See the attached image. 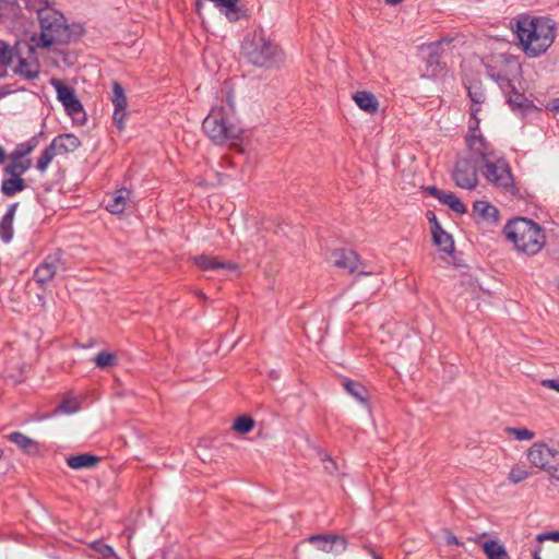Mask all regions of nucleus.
<instances>
[{
    "label": "nucleus",
    "instance_id": "nucleus-33",
    "mask_svg": "<svg viewBox=\"0 0 559 559\" xmlns=\"http://www.w3.org/2000/svg\"><path fill=\"white\" fill-rule=\"evenodd\" d=\"M114 109H127V96L122 86L118 82L112 83V98Z\"/></svg>",
    "mask_w": 559,
    "mask_h": 559
},
{
    "label": "nucleus",
    "instance_id": "nucleus-10",
    "mask_svg": "<svg viewBox=\"0 0 559 559\" xmlns=\"http://www.w3.org/2000/svg\"><path fill=\"white\" fill-rule=\"evenodd\" d=\"M485 178L498 188L508 189L513 185L509 165L501 158L495 157L483 165Z\"/></svg>",
    "mask_w": 559,
    "mask_h": 559
},
{
    "label": "nucleus",
    "instance_id": "nucleus-12",
    "mask_svg": "<svg viewBox=\"0 0 559 559\" xmlns=\"http://www.w3.org/2000/svg\"><path fill=\"white\" fill-rule=\"evenodd\" d=\"M50 84L55 87L58 100L64 107L66 112L75 119L83 112V106L79 98L75 96L74 90L63 84L58 79H51Z\"/></svg>",
    "mask_w": 559,
    "mask_h": 559
},
{
    "label": "nucleus",
    "instance_id": "nucleus-32",
    "mask_svg": "<svg viewBox=\"0 0 559 559\" xmlns=\"http://www.w3.org/2000/svg\"><path fill=\"white\" fill-rule=\"evenodd\" d=\"M59 155L55 147H52V144L50 143L41 153L39 156L36 168L40 174H45L49 164L55 158V156Z\"/></svg>",
    "mask_w": 559,
    "mask_h": 559
},
{
    "label": "nucleus",
    "instance_id": "nucleus-7",
    "mask_svg": "<svg viewBox=\"0 0 559 559\" xmlns=\"http://www.w3.org/2000/svg\"><path fill=\"white\" fill-rule=\"evenodd\" d=\"M478 109L473 108V121L469 123L468 132L465 136V142L469 153L479 158L483 164L490 159H495L496 152L490 143H488L481 135L478 124L479 118L477 117Z\"/></svg>",
    "mask_w": 559,
    "mask_h": 559
},
{
    "label": "nucleus",
    "instance_id": "nucleus-30",
    "mask_svg": "<svg viewBox=\"0 0 559 559\" xmlns=\"http://www.w3.org/2000/svg\"><path fill=\"white\" fill-rule=\"evenodd\" d=\"M38 145L37 138L33 136L28 141L20 143L15 150L10 154L13 159L22 158L31 154L35 147Z\"/></svg>",
    "mask_w": 559,
    "mask_h": 559
},
{
    "label": "nucleus",
    "instance_id": "nucleus-45",
    "mask_svg": "<svg viewBox=\"0 0 559 559\" xmlns=\"http://www.w3.org/2000/svg\"><path fill=\"white\" fill-rule=\"evenodd\" d=\"M445 542L448 545H456L459 546L460 545V542L459 539L456 538V536H454L451 532L447 531V535H445Z\"/></svg>",
    "mask_w": 559,
    "mask_h": 559
},
{
    "label": "nucleus",
    "instance_id": "nucleus-22",
    "mask_svg": "<svg viewBox=\"0 0 559 559\" xmlns=\"http://www.w3.org/2000/svg\"><path fill=\"white\" fill-rule=\"evenodd\" d=\"M433 243L443 252L452 253L454 250V241L452 236L448 234L441 226L432 228Z\"/></svg>",
    "mask_w": 559,
    "mask_h": 559
},
{
    "label": "nucleus",
    "instance_id": "nucleus-15",
    "mask_svg": "<svg viewBox=\"0 0 559 559\" xmlns=\"http://www.w3.org/2000/svg\"><path fill=\"white\" fill-rule=\"evenodd\" d=\"M193 263L199 266L203 271H216V270H226V271H236L237 265L230 261H222L217 257L200 254L192 258Z\"/></svg>",
    "mask_w": 559,
    "mask_h": 559
},
{
    "label": "nucleus",
    "instance_id": "nucleus-19",
    "mask_svg": "<svg viewBox=\"0 0 559 559\" xmlns=\"http://www.w3.org/2000/svg\"><path fill=\"white\" fill-rule=\"evenodd\" d=\"M353 99L361 110L368 114H374L379 109V102L376 98V96L370 92H356L353 96Z\"/></svg>",
    "mask_w": 559,
    "mask_h": 559
},
{
    "label": "nucleus",
    "instance_id": "nucleus-13",
    "mask_svg": "<svg viewBox=\"0 0 559 559\" xmlns=\"http://www.w3.org/2000/svg\"><path fill=\"white\" fill-rule=\"evenodd\" d=\"M309 543L317 549L328 554H342L347 547V542L340 535H312L308 538Z\"/></svg>",
    "mask_w": 559,
    "mask_h": 559
},
{
    "label": "nucleus",
    "instance_id": "nucleus-29",
    "mask_svg": "<svg viewBox=\"0 0 559 559\" xmlns=\"http://www.w3.org/2000/svg\"><path fill=\"white\" fill-rule=\"evenodd\" d=\"M344 389L358 402L366 404L368 401V393L364 385L358 382L346 380L343 382Z\"/></svg>",
    "mask_w": 559,
    "mask_h": 559
},
{
    "label": "nucleus",
    "instance_id": "nucleus-41",
    "mask_svg": "<svg viewBox=\"0 0 559 559\" xmlns=\"http://www.w3.org/2000/svg\"><path fill=\"white\" fill-rule=\"evenodd\" d=\"M128 118L127 109H114L112 121L114 124L119 129H124V123Z\"/></svg>",
    "mask_w": 559,
    "mask_h": 559
},
{
    "label": "nucleus",
    "instance_id": "nucleus-39",
    "mask_svg": "<svg viewBox=\"0 0 559 559\" xmlns=\"http://www.w3.org/2000/svg\"><path fill=\"white\" fill-rule=\"evenodd\" d=\"M504 431L520 441H530L535 437V433L527 428L507 427Z\"/></svg>",
    "mask_w": 559,
    "mask_h": 559
},
{
    "label": "nucleus",
    "instance_id": "nucleus-21",
    "mask_svg": "<svg viewBox=\"0 0 559 559\" xmlns=\"http://www.w3.org/2000/svg\"><path fill=\"white\" fill-rule=\"evenodd\" d=\"M473 212L476 216L486 221L496 223L499 219V212L497 207L490 204L488 201H475L473 205Z\"/></svg>",
    "mask_w": 559,
    "mask_h": 559
},
{
    "label": "nucleus",
    "instance_id": "nucleus-3",
    "mask_svg": "<svg viewBox=\"0 0 559 559\" xmlns=\"http://www.w3.org/2000/svg\"><path fill=\"white\" fill-rule=\"evenodd\" d=\"M205 134L217 145H236L242 138V128L234 117V108L214 106L202 123Z\"/></svg>",
    "mask_w": 559,
    "mask_h": 559
},
{
    "label": "nucleus",
    "instance_id": "nucleus-1",
    "mask_svg": "<svg viewBox=\"0 0 559 559\" xmlns=\"http://www.w3.org/2000/svg\"><path fill=\"white\" fill-rule=\"evenodd\" d=\"M510 24L519 47L528 58L546 53L556 39V23L546 16L520 14Z\"/></svg>",
    "mask_w": 559,
    "mask_h": 559
},
{
    "label": "nucleus",
    "instance_id": "nucleus-9",
    "mask_svg": "<svg viewBox=\"0 0 559 559\" xmlns=\"http://www.w3.org/2000/svg\"><path fill=\"white\" fill-rule=\"evenodd\" d=\"M559 456L558 449L549 447L545 442H535L527 450L528 462L550 476L552 467Z\"/></svg>",
    "mask_w": 559,
    "mask_h": 559
},
{
    "label": "nucleus",
    "instance_id": "nucleus-25",
    "mask_svg": "<svg viewBox=\"0 0 559 559\" xmlns=\"http://www.w3.org/2000/svg\"><path fill=\"white\" fill-rule=\"evenodd\" d=\"M9 164L4 167V174L14 177H21L32 166L31 159H13L11 155L8 157Z\"/></svg>",
    "mask_w": 559,
    "mask_h": 559
},
{
    "label": "nucleus",
    "instance_id": "nucleus-6",
    "mask_svg": "<svg viewBox=\"0 0 559 559\" xmlns=\"http://www.w3.org/2000/svg\"><path fill=\"white\" fill-rule=\"evenodd\" d=\"M38 16L41 25V34L37 40L38 47L48 48L64 40L68 28L62 14L46 8L39 10Z\"/></svg>",
    "mask_w": 559,
    "mask_h": 559
},
{
    "label": "nucleus",
    "instance_id": "nucleus-44",
    "mask_svg": "<svg viewBox=\"0 0 559 559\" xmlns=\"http://www.w3.org/2000/svg\"><path fill=\"white\" fill-rule=\"evenodd\" d=\"M323 463L325 471L329 472L330 474H333L336 471L335 463L331 457L326 456L325 459H323Z\"/></svg>",
    "mask_w": 559,
    "mask_h": 559
},
{
    "label": "nucleus",
    "instance_id": "nucleus-46",
    "mask_svg": "<svg viewBox=\"0 0 559 559\" xmlns=\"http://www.w3.org/2000/svg\"><path fill=\"white\" fill-rule=\"evenodd\" d=\"M548 108L555 112L559 111V97L548 104Z\"/></svg>",
    "mask_w": 559,
    "mask_h": 559
},
{
    "label": "nucleus",
    "instance_id": "nucleus-49",
    "mask_svg": "<svg viewBox=\"0 0 559 559\" xmlns=\"http://www.w3.org/2000/svg\"><path fill=\"white\" fill-rule=\"evenodd\" d=\"M5 159V154L3 148L0 146V164H2Z\"/></svg>",
    "mask_w": 559,
    "mask_h": 559
},
{
    "label": "nucleus",
    "instance_id": "nucleus-52",
    "mask_svg": "<svg viewBox=\"0 0 559 559\" xmlns=\"http://www.w3.org/2000/svg\"><path fill=\"white\" fill-rule=\"evenodd\" d=\"M197 296L200 297V298H203V299L205 298V296H204V294L202 292H198Z\"/></svg>",
    "mask_w": 559,
    "mask_h": 559
},
{
    "label": "nucleus",
    "instance_id": "nucleus-53",
    "mask_svg": "<svg viewBox=\"0 0 559 559\" xmlns=\"http://www.w3.org/2000/svg\"><path fill=\"white\" fill-rule=\"evenodd\" d=\"M370 552H371V555H372V557H373L374 559H381V558H380L376 552H373V551H370Z\"/></svg>",
    "mask_w": 559,
    "mask_h": 559
},
{
    "label": "nucleus",
    "instance_id": "nucleus-34",
    "mask_svg": "<svg viewBox=\"0 0 559 559\" xmlns=\"http://www.w3.org/2000/svg\"><path fill=\"white\" fill-rule=\"evenodd\" d=\"M16 58V46L12 48L5 41L0 40V63L3 66H12Z\"/></svg>",
    "mask_w": 559,
    "mask_h": 559
},
{
    "label": "nucleus",
    "instance_id": "nucleus-43",
    "mask_svg": "<svg viewBox=\"0 0 559 559\" xmlns=\"http://www.w3.org/2000/svg\"><path fill=\"white\" fill-rule=\"evenodd\" d=\"M540 384L544 388H547L559 393V379H545L542 380Z\"/></svg>",
    "mask_w": 559,
    "mask_h": 559
},
{
    "label": "nucleus",
    "instance_id": "nucleus-26",
    "mask_svg": "<svg viewBox=\"0 0 559 559\" xmlns=\"http://www.w3.org/2000/svg\"><path fill=\"white\" fill-rule=\"evenodd\" d=\"M9 440L15 443L21 450L28 454L36 453L38 450V445L36 441L28 438L27 436L21 432H12L9 435Z\"/></svg>",
    "mask_w": 559,
    "mask_h": 559
},
{
    "label": "nucleus",
    "instance_id": "nucleus-2",
    "mask_svg": "<svg viewBox=\"0 0 559 559\" xmlns=\"http://www.w3.org/2000/svg\"><path fill=\"white\" fill-rule=\"evenodd\" d=\"M241 56L252 66L264 69L277 68L285 60L281 47L262 29L246 35L241 43Z\"/></svg>",
    "mask_w": 559,
    "mask_h": 559
},
{
    "label": "nucleus",
    "instance_id": "nucleus-27",
    "mask_svg": "<svg viewBox=\"0 0 559 559\" xmlns=\"http://www.w3.org/2000/svg\"><path fill=\"white\" fill-rule=\"evenodd\" d=\"M483 550L488 559H508V552L503 545L498 540H487L483 543Z\"/></svg>",
    "mask_w": 559,
    "mask_h": 559
},
{
    "label": "nucleus",
    "instance_id": "nucleus-17",
    "mask_svg": "<svg viewBox=\"0 0 559 559\" xmlns=\"http://www.w3.org/2000/svg\"><path fill=\"white\" fill-rule=\"evenodd\" d=\"M52 147L59 155L73 153L81 146V141L72 133H64L51 141Z\"/></svg>",
    "mask_w": 559,
    "mask_h": 559
},
{
    "label": "nucleus",
    "instance_id": "nucleus-4",
    "mask_svg": "<svg viewBox=\"0 0 559 559\" xmlns=\"http://www.w3.org/2000/svg\"><path fill=\"white\" fill-rule=\"evenodd\" d=\"M503 234L518 252L527 255L537 254L546 243V235L542 226L524 217L510 221L504 226Z\"/></svg>",
    "mask_w": 559,
    "mask_h": 559
},
{
    "label": "nucleus",
    "instance_id": "nucleus-40",
    "mask_svg": "<svg viewBox=\"0 0 559 559\" xmlns=\"http://www.w3.org/2000/svg\"><path fill=\"white\" fill-rule=\"evenodd\" d=\"M254 427V420L248 416H239L235 419L233 428L241 433H248Z\"/></svg>",
    "mask_w": 559,
    "mask_h": 559
},
{
    "label": "nucleus",
    "instance_id": "nucleus-37",
    "mask_svg": "<svg viewBox=\"0 0 559 559\" xmlns=\"http://www.w3.org/2000/svg\"><path fill=\"white\" fill-rule=\"evenodd\" d=\"M88 547L97 552L103 559L118 558L112 547L102 540H95L91 543Z\"/></svg>",
    "mask_w": 559,
    "mask_h": 559
},
{
    "label": "nucleus",
    "instance_id": "nucleus-18",
    "mask_svg": "<svg viewBox=\"0 0 559 559\" xmlns=\"http://www.w3.org/2000/svg\"><path fill=\"white\" fill-rule=\"evenodd\" d=\"M333 262L337 267L353 273L358 269V255L350 250H336L332 253Z\"/></svg>",
    "mask_w": 559,
    "mask_h": 559
},
{
    "label": "nucleus",
    "instance_id": "nucleus-50",
    "mask_svg": "<svg viewBox=\"0 0 559 559\" xmlns=\"http://www.w3.org/2000/svg\"><path fill=\"white\" fill-rule=\"evenodd\" d=\"M403 0H385L388 4L395 5L401 3Z\"/></svg>",
    "mask_w": 559,
    "mask_h": 559
},
{
    "label": "nucleus",
    "instance_id": "nucleus-51",
    "mask_svg": "<svg viewBox=\"0 0 559 559\" xmlns=\"http://www.w3.org/2000/svg\"><path fill=\"white\" fill-rule=\"evenodd\" d=\"M484 536H486V533H483V534H480V535L476 536V537L473 539V542H475V543H479V542H480V538H481V537H484Z\"/></svg>",
    "mask_w": 559,
    "mask_h": 559
},
{
    "label": "nucleus",
    "instance_id": "nucleus-36",
    "mask_svg": "<svg viewBox=\"0 0 559 559\" xmlns=\"http://www.w3.org/2000/svg\"><path fill=\"white\" fill-rule=\"evenodd\" d=\"M468 96L473 103L471 108V115L473 116V108L480 110L479 105L485 102V93L479 85L475 84L468 87Z\"/></svg>",
    "mask_w": 559,
    "mask_h": 559
},
{
    "label": "nucleus",
    "instance_id": "nucleus-23",
    "mask_svg": "<svg viewBox=\"0 0 559 559\" xmlns=\"http://www.w3.org/2000/svg\"><path fill=\"white\" fill-rule=\"evenodd\" d=\"M430 192L436 197L442 204L448 205L451 210L456 213H465L466 207L453 193L441 192L437 188H431Z\"/></svg>",
    "mask_w": 559,
    "mask_h": 559
},
{
    "label": "nucleus",
    "instance_id": "nucleus-42",
    "mask_svg": "<svg viewBox=\"0 0 559 559\" xmlns=\"http://www.w3.org/2000/svg\"><path fill=\"white\" fill-rule=\"evenodd\" d=\"M536 540L539 544H542L545 540H551V542H555V543H559V532L556 531V532H548V533L538 534L536 536Z\"/></svg>",
    "mask_w": 559,
    "mask_h": 559
},
{
    "label": "nucleus",
    "instance_id": "nucleus-5",
    "mask_svg": "<svg viewBox=\"0 0 559 559\" xmlns=\"http://www.w3.org/2000/svg\"><path fill=\"white\" fill-rule=\"evenodd\" d=\"M497 63L503 66L497 73L491 72L490 75L498 83L502 92L506 94L508 104L514 111H519L522 116L537 111V108L530 102L524 94L515 90L511 76H514L520 71V63L512 55H499Z\"/></svg>",
    "mask_w": 559,
    "mask_h": 559
},
{
    "label": "nucleus",
    "instance_id": "nucleus-48",
    "mask_svg": "<svg viewBox=\"0 0 559 559\" xmlns=\"http://www.w3.org/2000/svg\"><path fill=\"white\" fill-rule=\"evenodd\" d=\"M429 222L431 224V229L437 227V226H441L439 224V222L437 221V217L432 214L431 217L429 218Z\"/></svg>",
    "mask_w": 559,
    "mask_h": 559
},
{
    "label": "nucleus",
    "instance_id": "nucleus-38",
    "mask_svg": "<svg viewBox=\"0 0 559 559\" xmlns=\"http://www.w3.org/2000/svg\"><path fill=\"white\" fill-rule=\"evenodd\" d=\"M94 361L98 368L105 369V368L116 365L117 357L114 353L104 350V352L98 353L95 356Z\"/></svg>",
    "mask_w": 559,
    "mask_h": 559
},
{
    "label": "nucleus",
    "instance_id": "nucleus-14",
    "mask_svg": "<svg viewBox=\"0 0 559 559\" xmlns=\"http://www.w3.org/2000/svg\"><path fill=\"white\" fill-rule=\"evenodd\" d=\"M60 261H61V255L59 252L49 254L36 267L35 272H34L35 280L40 284L50 282L53 278V276L56 275V272L58 270Z\"/></svg>",
    "mask_w": 559,
    "mask_h": 559
},
{
    "label": "nucleus",
    "instance_id": "nucleus-28",
    "mask_svg": "<svg viewBox=\"0 0 559 559\" xmlns=\"http://www.w3.org/2000/svg\"><path fill=\"white\" fill-rule=\"evenodd\" d=\"M25 187V180L22 177L10 176V178L2 181L1 192L7 197H12L23 191Z\"/></svg>",
    "mask_w": 559,
    "mask_h": 559
},
{
    "label": "nucleus",
    "instance_id": "nucleus-8",
    "mask_svg": "<svg viewBox=\"0 0 559 559\" xmlns=\"http://www.w3.org/2000/svg\"><path fill=\"white\" fill-rule=\"evenodd\" d=\"M17 63L13 66V71L27 80H33L39 74V63L34 57V47L27 43L16 44Z\"/></svg>",
    "mask_w": 559,
    "mask_h": 559
},
{
    "label": "nucleus",
    "instance_id": "nucleus-35",
    "mask_svg": "<svg viewBox=\"0 0 559 559\" xmlns=\"http://www.w3.org/2000/svg\"><path fill=\"white\" fill-rule=\"evenodd\" d=\"M530 476H531V473L525 466L515 464L511 467L510 473L508 475V479L512 484H519V483L527 479Z\"/></svg>",
    "mask_w": 559,
    "mask_h": 559
},
{
    "label": "nucleus",
    "instance_id": "nucleus-47",
    "mask_svg": "<svg viewBox=\"0 0 559 559\" xmlns=\"http://www.w3.org/2000/svg\"><path fill=\"white\" fill-rule=\"evenodd\" d=\"M542 546L538 545L533 551V559H542L540 557Z\"/></svg>",
    "mask_w": 559,
    "mask_h": 559
},
{
    "label": "nucleus",
    "instance_id": "nucleus-20",
    "mask_svg": "<svg viewBox=\"0 0 559 559\" xmlns=\"http://www.w3.org/2000/svg\"><path fill=\"white\" fill-rule=\"evenodd\" d=\"M16 209L17 203L11 204L0 222V237L4 242H9L13 237V221Z\"/></svg>",
    "mask_w": 559,
    "mask_h": 559
},
{
    "label": "nucleus",
    "instance_id": "nucleus-16",
    "mask_svg": "<svg viewBox=\"0 0 559 559\" xmlns=\"http://www.w3.org/2000/svg\"><path fill=\"white\" fill-rule=\"evenodd\" d=\"M131 192L127 189H119L108 195L106 210L111 214H121L130 202Z\"/></svg>",
    "mask_w": 559,
    "mask_h": 559
},
{
    "label": "nucleus",
    "instance_id": "nucleus-31",
    "mask_svg": "<svg viewBox=\"0 0 559 559\" xmlns=\"http://www.w3.org/2000/svg\"><path fill=\"white\" fill-rule=\"evenodd\" d=\"M80 409V402L76 397L72 396L71 394L63 397L60 405L55 411V414L61 413L66 415H72L79 412Z\"/></svg>",
    "mask_w": 559,
    "mask_h": 559
},
{
    "label": "nucleus",
    "instance_id": "nucleus-11",
    "mask_svg": "<svg viewBox=\"0 0 559 559\" xmlns=\"http://www.w3.org/2000/svg\"><path fill=\"white\" fill-rule=\"evenodd\" d=\"M452 179L462 189H474L478 183L475 164L468 158H459L452 171Z\"/></svg>",
    "mask_w": 559,
    "mask_h": 559
},
{
    "label": "nucleus",
    "instance_id": "nucleus-24",
    "mask_svg": "<svg viewBox=\"0 0 559 559\" xmlns=\"http://www.w3.org/2000/svg\"><path fill=\"white\" fill-rule=\"evenodd\" d=\"M98 462L99 457L88 453L69 456L67 459V464L72 469L92 468L96 466Z\"/></svg>",
    "mask_w": 559,
    "mask_h": 559
}]
</instances>
